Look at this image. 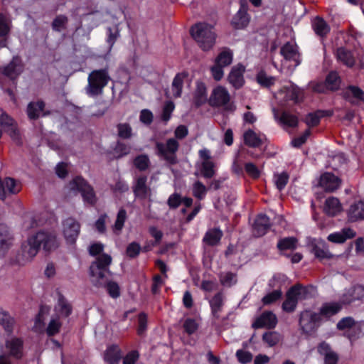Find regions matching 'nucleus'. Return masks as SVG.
Returning a JSON list of instances; mask_svg holds the SVG:
<instances>
[{"instance_id":"1","label":"nucleus","mask_w":364,"mask_h":364,"mask_svg":"<svg viewBox=\"0 0 364 364\" xmlns=\"http://www.w3.org/2000/svg\"><path fill=\"white\" fill-rule=\"evenodd\" d=\"M104 245L94 243L89 247V253L92 256L99 255L90 267V275L92 283L96 287H101L106 282V274L110 273L109 267L112 263V257L107 254H101Z\"/></svg>"},{"instance_id":"2","label":"nucleus","mask_w":364,"mask_h":364,"mask_svg":"<svg viewBox=\"0 0 364 364\" xmlns=\"http://www.w3.org/2000/svg\"><path fill=\"white\" fill-rule=\"evenodd\" d=\"M188 134V129L185 125L178 126L174 131V137L168 139L165 143H156V153L169 165L178 163L177 152L179 149V142Z\"/></svg>"},{"instance_id":"3","label":"nucleus","mask_w":364,"mask_h":364,"mask_svg":"<svg viewBox=\"0 0 364 364\" xmlns=\"http://www.w3.org/2000/svg\"><path fill=\"white\" fill-rule=\"evenodd\" d=\"M110 80L111 77L107 67L94 70L88 75L85 92L91 97L101 95Z\"/></svg>"},{"instance_id":"4","label":"nucleus","mask_w":364,"mask_h":364,"mask_svg":"<svg viewBox=\"0 0 364 364\" xmlns=\"http://www.w3.org/2000/svg\"><path fill=\"white\" fill-rule=\"evenodd\" d=\"M191 34L203 50H209L215 43L213 28L205 23H196L191 28Z\"/></svg>"},{"instance_id":"5","label":"nucleus","mask_w":364,"mask_h":364,"mask_svg":"<svg viewBox=\"0 0 364 364\" xmlns=\"http://www.w3.org/2000/svg\"><path fill=\"white\" fill-rule=\"evenodd\" d=\"M310 291L307 287L299 284L292 286L286 294V299L282 304V309L287 313L295 311L298 301L306 299L309 296Z\"/></svg>"},{"instance_id":"6","label":"nucleus","mask_w":364,"mask_h":364,"mask_svg":"<svg viewBox=\"0 0 364 364\" xmlns=\"http://www.w3.org/2000/svg\"><path fill=\"white\" fill-rule=\"evenodd\" d=\"M321 321V315L311 310H304L299 314L300 330L306 336L314 334L317 331Z\"/></svg>"},{"instance_id":"7","label":"nucleus","mask_w":364,"mask_h":364,"mask_svg":"<svg viewBox=\"0 0 364 364\" xmlns=\"http://www.w3.org/2000/svg\"><path fill=\"white\" fill-rule=\"evenodd\" d=\"M70 188L80 192L85 203L92 205L96 203L97 197L94 189L84 178L81 177L74 178L70 182Z\"/></svg>"},{"instance_id":"8","label":"nucleus","mask_w":364,"mask_h":364,"mask_svg":"<svg viewBox=\"0 0 364 364\" xmlns=\"http://www.w3.org/2000/svg\"><path fill=\"white\" fill-rule=\"evenodd\" d=\"M230 96L228 91L223 87L218 86L215 87L208 100V102L212 107H223L226 110L232 109V105L230 104Z\"/></svg>"},{"instance_id":"9","label":"nucleus","mask_w":364,"mask_h":364,"mask_svg":"<svg viewBox=\"0 0 364 364\" xmlns=\"http://www.w3.org/2000/svg\"><path fill=\"white\" fill-rule=\"evenodd\" d=\"M39 250V247L34 239L33 235L29 237L27 241L21 245V253L17 256V262L19 264H24L34 257Z\"/></svg>"},{"instance_id":"10","label":"nucleus","mask_w":364,"mask_h":364,"mask_svg":"<svg viewBox=\"0 0 364 364\" xmlns=\"http://www.w3.org/2000/svg\"><path fill=\"white\" fill-rule=\"evenodd\" d=\"M0 125L17 144H22L21 134L14 119L6 112H2L0 116Z\"/></svg>"},{"instance_id":"11","label":"nucleus","mask_w":364,"mask_h":364,"mask_svg":"<svg viewBox=\"0 0 364 364\" xmlns=\"http://www.w3.org/2000/svg\"><path fill=\"white\" fill-rule=\"evenodd\" d=\"M134 196L141 200L149 198L150 200L152 191L151 188L147 185V176L141 175L135 178L132 186Z\"/></svg>"},{"instance_id":"12","label":"nucleus","mask_w":364,"mask_h":364,"mask_svg":"<svg viewBox=\"0 0 364 364\" xmlns=\"http://www.w3.org/2000/svg\"><path fill=\"white\" fill-rule=\"evenodd\" d=\"M63 235L68 243L73 244L77 238L80 231V223L73 218H68L63 222Z\"/></svg>"},{"instance_id":"13","label":"nucleus","mask_w":364,"mask_h":364,"mask_svg":"<svg viewBox=\"0 0 364 364\" xmlns=\"http://www.w3.org/2000/svg\"><path fill=\"white\" fill-rule=\"evenodd\" d=\"M33 237L39 248L42 246L46 251H50L57 247L56 236L53 232L40 231Z\"/></svg>"},{"instance_id":"14","label":"nucleus","mask_w":364,"mask_h":364,"mask_svg":"<svg viewBox=\"0 0 364 364\" xmlns=\"http://www.w3.org/2000/svg\"><path fill=\"white\" fill-rule=\"evenodd\" d=\"M23 70V65L21 58L15 56L11 62L2 68V73L11 80H15Z\"/></svg>"},{"instance_id":"15","label":"nucleus","mask_w":364,"mask_h":364,"mask_svg":"<svg viewBox=\"0 0 364 364\" xmlns=\"http://www.w3.org/2000/svg\"><path fill=\"white\" fill-rule=\"evenodd\" d=\"M342 96L353 105L364 102V91L355 85H349L343 89Z\"/></svg>"},{"instance_id":"16","label":"nucleus","mask_w":364,"mask_h":364,"mask_svg":"<svg viewBox=\"0 0 364 364\" xmlns=\"http://www.w3.org/2000/svg\"><path fill=\"white\" fill-rule=\"evenodd\" d=\"M277 323V318L272 311H264L252 323L253 328H274Z\"/></svg>"},{"instance_id":"17","label":"nucleus","mask_w":364,"mask_h":364,"mask_svg":"<svg viewBox=\"0 0 364 364\" xmlns=\"http://www.w3.org/2000/svg\"><path fill=\"white\" fill-rule=\"evenodd\" d=\"M240 9L232 20V24L236 29L246 27L250 21V16L247 12L246 0H240Z\"/></svg>"},{"instance_id":"18","label":"nucleus","mask_w":364,"mask_h":364,"mask_svg":"<svg viewBox=\"0 0 364 364\" xmlns=\"http://www.w3.org/2000/svg\"><path fill=\"white\" fill-rule=\"evenodd\" d=\"M280 54L286 60L294 62L297 66L301 63L300 54L296 45L290 42L286 43L280 49Z\"/></svg>"},{"instance_id":"19","label":"nucleus","mask_w":364,"mask_h":364,"mask_svg":"<svg viewBox=\"0 0 364 364\" xmlns=\"http://www.w3.org/2000/svg\"><path fill=\"white\" fill-rule=\"evenodd\" d=\"M46 104L43 100L36 102H31L28 103L26 109L28 117L31 120H36L41 116H46L50 114V112H46Z\"/></svg>"},{"instance_id":"20","label":"nucleus","mask_w":364,"mask_h":364,"mask_svg":"<svg viewBox=\"0 0 364 364\" xmlns=\"http://www.w3.org/2000/svg\"><path fill=\"white\" fill-rule=\"evenodd\" d=\"M340 184L341 180L333 173H325L320 177L319 186L327 192L334 191Z\"/></svg>"},{"instance_id":"21","label":"nucleus","mask_w":364,"mask_h":364,"mask_svg":"<svg viewBox=\"0 0 364 364\" xmlns=\"http://www.w3.org/2000/svg\"><path fill=\"white\" fill-rule=\"evenodd\" d=\"M270 227L269 218L264 214H260L255 219L252 233L255 237H262L267 233Z\"/></svg>"},{"instance_id":"22","label":"nucleus","mask_w":364,"mask_h":364,"mask_svg":"<svg viewBox=\"0 0 364 364\" xmlns=\"http://www.w3.org/2000/svg\"><path fill=\"white\" fill-rule=\"evenodd\" d=\"M245 70V67L242 64H237L231 69L228 75V81L235 89L240 88L244 84Z\"/></svg>"},{"instance_id":"23","label":"nucleus","mask_w":364,"mask_h":364,"mask_svg":"<svg viewBox=\"0 0 364 364\" xmlns=\"http://www.w3.org/2000/svg\"><path fill=\"white\" fill-rule=\"evenodd\" d=\"M317 350L319 354L324 356L325 364H337L338 360V354L333 351L328 343L321 342L317 347Z\"/></svg>"},{"instance_id":"24","label":"nucleus","mask_w":364,"mask_h":364,"mask_svg":"<svg viewBox=\"0 0 364 364\" xmlns=\"http://www.w3.org/2000/svg\"><path fill=\"white\" fill-rule=\"evenodd\" d=\"M23 341L18 338H12L6 342V348L9 350V355L16 359L23 357Z\"/></svg>"},{"instance_id":"25","label":"nucleus","mask_w":364,"mask_h":364,"mask_svg":"<svg viewBox=\"0 0 364 364\" xmlns=\"http://www.w3.org/2000/svg\"><path fill=\"white\" fill-rule=\"evenodd\" d=\"M348 220L354 223L364 220V202L358 201L352 204L347 211Z\"/></svg>"},{"instance_id":"26","label":"nucleus","mask_w":364,"mask_h":364,"mask_svg":"<svg viewBox=\"0 0 364 364\" xmlns=\"http://www.w3.org/2000/svg\"><path fill=\"white\" fill-rule=\"evenodd\" d=\"M223 236V232L219 228H211L205 233L203 242L208 246H216L220 244Z\"/></svg>"},{"instance_id":"27","label":"nucleus","mask_w":364,"mask_h":364,"mask_svg":"<svg viewBox=\"0 0 364 364\" xmlns=\"http://www.w3.org/2000/svg\"><path fill=\"white\" fill-rule=\"evenodd\" d=\"M122 358V350L117 345L107 348L104 353V360L108 364H119Z\"/></svg>"},{"instance_id":"28","label":"nucleus","mask_w":364,"mask_h":364,"mask_svg":"<svg viewBox=\"0 0 364 364\" xmlns=\"http://www.w3.org/2000/svg\"><path fill=\"white\" fill-rule=\"evenodd\" d=\"M343 308V305L338 302H328L323 304L320 309L318 314L321 315V318L322 317L329 318L331 316L337 314Z\"/></svg>"},{"instance_id":"29","label":"nucleus","mask_w":364,"mask_h":364,"mask_svg":"<svg viewBox=\"0 0 364 364\" xmlns=\"http://www.w3.org/2000/svg\"><path fill=\"white\" fill-rule=\"evenodd\" d=\"M298 246V240L294 237H287L281 238L279 240L277 247V249L282 252V255L289 257L290 255L284 253V251L287 250H294L296 249Z\"/></svg>"},{"instance_id":"30","label":"nucleus","mask_w":364,"mask_h":364,"mask_svg":"<svg viewBox=\"0 0 364 364\" xmlns=\"http://www.w3.org/2000/svg\"><path fill=\"white\" fill-rule=\"evenodd\" d=\"M208 101L206 87L203 82H198L193 93V102L196 107L206 103Z\"/></svg>"},{"instance_id":"31","label":"nucleus","mask_w":364,"mask_h":364,"mask_svg":"<svg viewBox=\"0 0 364 364\" xmlns=\"http://www.w3.org/2000/svg\"><path fill=\"white\" fill-rule=\"evenodd\" d=\"M274 117L282 124L289 127H296L298 125V117L287 111H283L280 117H278V112L273 109Z\"/></svg>"},{"instance_id":"32","label":"nucleus","mask_w":364,"mask_h":364,"mask_svg":"<svg viewBox=\"0 0 364 364\" xmlns=\"http://www.w3.org/2000/svg\"><path fill=\"white\" fill-rule=\"evenodd\" d=\"M337 59L345 65L351 68L355 65V60L352 52L343 47L336 50Z\"/></svg>"},{"instance_id":"33","label":"nucleus","mask_w":364,"mask_h":364,"mask_svg":"<svg viewBox=\"0 0 364 364\" xmlns=\"http://www.w3.org/2000/svg\"><path fill=\"white\" fill-rule=\"evenodd\" d=\"M304 97V90L295 85H291L286 88L285 98L286 100H291L294 103H299L303 101Z\"/></svg>"},{"instance_id":"34","label":"nucleus","mask_w":364,"mask_h":364,"mask_svg":"<svg viewBox=\"0 0 364 364\" xmlns=\"http://www.w3.org/2000/svg\"><path fill=\"white\" fill-rule=\"evenodd\" d=\"M312 28L316 34L320 37H324L330 32V26L323 18L319 16H316L312 21Z\"/></svg>"},{"instance_id":"35","label":"nucleus","mask_w":364,"mask_h":364,"mask_svg":"<svg viewBox=\"0 0 364 364\" xmlns=\"http://www.w3.org/2000/svg\"><path fill=\"white\" fill-rule=\"evenodd\" d=\"M324 212L329 216H335L341 211V204L338 198L334 197L326 200Z\"/></svg>"},{"instance_id":"36","label":"nucleus","mask_w":364,"mask_h":364,"mask_svg":"<svg viewBox=\"0 0 364 364\" xmlns=\"http://www.w3.org/2000/svg\"><path fill=\"white\" fill-rule=\"evenodd\" d=\"M224 305V296L221 292L217 293L210 301L212 314L216 318L220 317V313L222 311Z\"/></svg>"},{"instance_id":"37","label":"nucleus","mask_w":364,"mask_h":364,"mask_svg":"<svg viewBox=\"0 0 364 364\" xmlns=\"http://www.w3.org/2000/svg\"><path fill=\"white\" fill-rule=\"evenodd\" d=\"M243 137L245 144L250 147H259L263 144V139L252 129L246 131Z\"/></svg>"},{"instance_id":"38","label":"nucleus","mask_w":364,"mask_h":364,"mask_svg":"<svg viewBox=\"0 0 364 364\" xmlns=\"http://www.w3.org/2000/svg\"><path fill=\"white\" fill-rule=\"evenodd\" d=\"M312 252L319 259H329L333 255L328 251L326 244L323 242H318L313 246Z\"/></svg>"},{"instance_id":"39","label":"nucleus","mask_w":364,"mask_h":364,"mask_svg":"<svg viewBox=\"0 0 364 364\" xmlns=\"http://www.w3.org/2000/svg\"><path fill=\"white\" fill-rule=\"evenodd\" d=\"M232 51L228 48H224L215 58V63L223 67H227L232 63Z\"/></svg>"},{"instance_id":"40","label":"nucleus","mask_w":364,"mask_h":364,"mask_svg":"<svg viewBox=\"0 0 364 364\" xmlns=\"http://www.w3.org/2000/svg\"><path fill=\"white\" fill-rule=\"evenodd\" d=\"M185 77L186 75L184 73H178L174 77L171 84V90L173 97L178 98L181 96Z\"/></svg>"},{"instance_id":"41","label":"nucleus","mask_w":364,"mask_h":364,"mask_svg":"<svg viewBox=\"0 0 364 364\" xmlns=\"http://www.w3.org/2000/svg\"><path fill=\"white\" fill-rule=\"evenodd\" d=\"M200 175L205 178H211L216 173V164L213 161H201Z\"/></svg>"},{"instance_id":"42","label":"nucleus","mask_w":364,"mask_h":364,"mask_svg":"<svg viewBox=\"0 0 364 364\" xmlns=\"http://www.w3.org/2000/svg\"><path fill=\"white\" fill-rule=\"evenodd\" d=\"M55 309L61 316L65 317H68L72 313L71 305L61 294L58 295V301Z\"/></svg>"},{"instance_id":"43","label":"nucleus","mask_w":364,"mask_h":364,"mask_svg":"<svg viewBox=\"0 0 364 364\" xmlns=\"http://www.w3.org/2000/svg\"><path fill=\"white\" fill-rule=\"evenodd\" d=\"M362 335H364V321H356L350 331L345 333V336L351 341L357 340Z\"/></svg>"},{"instance_id":"44","label":"nucleus","mask_w":364,"mask_h":364,"mask_svg":"<svg viewBox=\"0 0 364 364\" xmlns=\"http://www.w3.org/2000/svg\"><path fill=\"white\" fill-rule=\"evenodd\" d=\"M262 341L269 347L277 346L282 341V336L277 331H267L262 335Z\"/></svg>"},{"instance_id":"45","label":"nucleus","mask_w":364,"mask_h":364,"mask_svg":"<svg viewBox=\"0 0 364 364\" xmlns=\"http://www.w3.org/2000/svg\"><path fill=\"white\" fill-rule=\"evenodd\" d=\"M127 218V216L126 210L121 208L117 213L115 223L112 226V230L114 234L119 235L121 233Z\"/></svg>"},{"instance_id":"46","label":"nucleus","mask_w":364,"mask_h":364,"mask_svg":"<svg viewBox=\"0 0 364 364\" xmlns=\"http://www.w3.org/2000/svg\"><path fill=\"white\" fill-rule=\"evenodd\" d=\"M324 111L317 110L314 112L308 114L304 119L305 123L309 128L317 126L321 117L324 116Z\"/></svg>"},{"instance_id":"47","label":"nucleus","mask_w":364,"mask_h":364,"mask_svg":"<svg viewBox=\"0 0 364 364\" xmlns=\"http://www.w3.org/2000/svg\"><path fill=\"white\" fill-rule=\"evenodd\" d=\"M68 23V18L65 15H58L51 23L52 29L56 32H60L62 30L66 29Z\"/></svg>"},{"instance_id":"48","label":"nucleus","mask_w":364,"mask_h":364,"mask_svg":"<svg viewBox=\"0 0 364 364\" xmlns=\"http://www.w3.org/2000/svg\"><path fill=\"white\" fill-rule=\"evenodd\" d=\"M340 83L341 80L336 72H331L326 78V86L331 90H337Z\"/></svg>"},{"instance_id":"49","label":"nucleus","mask_w":364,"mask_h":364,"mask_svg":"<svg viewBox=\"0 0 364 364\" xmlns=\"http://www.w3.org/2000/svg\"><path fill=\"white\" fill-rule=\"evenodd\" d=\"M12 243L13 237L8 228L5 225L0 224V245L11 247Z\"/></svg>"},{"instance_id":"50","label":"nucleus","mask_w":364,"mask_h":364,"mask_svg":"<svg viewBox=\"0 0 364 364\" xmlns=\"http://www.w3.org/2000/svg\"><path fill=\"white\" fill-rule=\"evenodd\" d=\"M134 166L141 171H144L149 168L150 166V160L147 155L141 154L134 159Z\"/></svg>"},{"instance_id":"51","label":"nucleus","mask_w":364,"mask_h":364,"mask_svg":"<svg viewBox=\"0 0 364 364\" xmlns=\"http://www.w3.org/2000/svg\"><path fill=\"white\" fill-rule=\"evenodd\" d=\"M222 285L230 287L237 282V274L231 272H223L219 276Z\"/></svg>"},{"instance_id":"52","label":"nucleus","mask_w":364,"mask_h":364,"mask_svg":"<svg viewBox=\"0 0 364 364\" xmlns=\"http://www.w3.org/2000/svg\"><path fill=\"white\" fill-rule=\"evenodd\" d=\"M208 188L200 181H196L193 184V195L198 200H203L207 193Z\"/></svg>"},{"instance_id":"53","label":"nucleus","mask_w":364,"mask_h":364,"mask_svg":"<svg viewBox=\"0 0 364 364\" xmlns=\"http://www.w3.org/2000/svg\"><path fill=\"white\" fill-rule=\"evenodd\" d=\"M274 77L268 76L264 71H260L257 75V82L262 86L269 87L275 83Z\"/></svg>"},{"instance_id":"54","label":"nucleus","mask_w":364,"mask_h":364,"mask_svg":"<svg viewBox=\"0 0 364 364\" xmlns=\"http://www.w3.org/2000/svg\"><path fill=\"white\" fill-rule=\"evenodd\" d=\"M282 296V291L281 289H276L270 293H268L262 299V302L264 305H270L277 301L279 300Z\"/></svg>"},{"instance_id":"55","label":"nucleus","mask_w":364,"mask_h":364,"mask_svg":"<svg viewBox=\"0 0 364 364\" xmlns=\"http://www.w3.org/2000/svg\"><path fill=\"white\" fill-rule=\"evenodd\" d=\"M118 136L120 138L127 139L132 136V129L128 123H119L117 126Z\"/></svg>"},{"instance_id":"56","label":"nucleus","mask_w":364,"mask_h":364,"mask_svg":"<svg viewBox=\"0 0 364 364\" xmlns=\"http://www.w3.org/2000/svg\"><path fill=\"white\" fill-rule=\"evenodd\" d=\"M356 321L351 316H346L342 318L336 324V328L339 331H344L348 329L350 331L353 326H355Z\"/></svg>"},{"instance_id":"57","label":"nucleus","mask_w":364,"mask_h":364,"mask_svg":"<svg viewBox=\"0 0 364 364\" xmlns=\"http://www.w3.org/2000/svg\"><path fill=\"white\" fill-rule=\"evenodd\" d=\"M130 149L131 148L129 146L123 142L117 141L113 151L115 157L119 159L129 154Z\"/></svg>"},{"instance_id":"58","label":"nucleus","mask_w":364,"mask_h":364,"mask_svg":"<svg viewBox=\"0 0 364 364\" xmlns=\"http://www.w3.org/2000/svg\"><path fill=\"white\" fill-rule=\"evenodd\" d=\"M62 323L58 318H52L46 328V333L48 336H53L59 333Z\"/></svg>"},{"instance_id":"59","label":"nucleus","mask_w":364,"mask_h":364,"mask_svg":"<svg viewBox=\"0 0 364 364\" xmlns=\"http://www.w3.org/2000/svg\"><path fill=\"white\" fill-rule=\"evenodd\" d=\"M289 176L287 172H282L274 175V183L278 190L282 191L284 188L289 181Z\"/></svg>"},{"instance_id":"60","label":"nucleus","mask_w":364,"mask_h":364,"mask_svg":"<svg viewBox=\"0 0 364 364\" xmlns=\"http://www.w3.org/2000/svg\"><path fill=\"white\" fill-rule=\"evenodd\" d=\"M0 324L6 331L11 332L14 324V319L6 312L0 311Z\"/></svg>"},{"instance_id":"61","label":"nucleus","mask_w":364,"mask_h":364,"mask_svg":"<svg viewBox=\"0 0 364 364\" xmlns=\"http://www.w3.org/2000/svg\"><path fill=\"white\" fill-rule=\"evenodd\" d=\"M175 105L173 102L168 101L166 102V103L164 105L162 114H161V120L164 122L165 123H167L168 121L171 117V114L173 111L174 110Z\"/></svg>"},{"instance_id":"62","label":"nucleus","mask_w":364,"mask_h":364,"mask_svg":"<svg viewBox=\"0 0 364 364\" xmlns=\"http://www.w3.org/2000/svg\"><path fill=\"white\" fill-rule=\"evenodd\" d=\"M141 251V246L136 242H131L127 247L126 253L129 258L136 257Z\"/></svg>"},{"instance_id":"63","label":"nucleus","mask_w":364,"mask_h":364,"mask_svg":"<svg viewBox=\"0 0 364 364\" xmlns=\"http://www.w3.org/2000/svg\"><path fill=\"white\" fill-rule=\"evenodd\" d=\"M236 357L237 360L242 364H246L251 362L253 358L252 354L250 352L241 349L237 350Z\"/></svg>"},{"instance_id":"64","label":"nucleus","mask_w":364,"mask_h":364,"mask_svg":"<svg viewBox=\"0 0 364 364\" xmlns=\"http://www.w3.org/2000/svg\"><path fill=\"white\" fill-rule=\"evenodd\" d=\"M183 326L185 331L189 335L195 333L198 328V325L196 320L190 318L185 320Z\"/></svg>"}]
</instances>
